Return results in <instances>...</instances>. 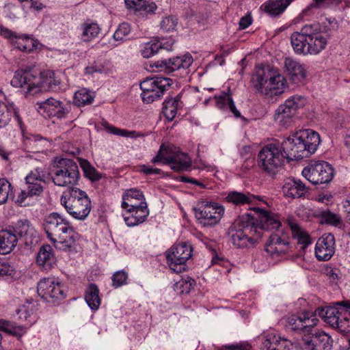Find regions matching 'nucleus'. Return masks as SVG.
<instances>
[{"instance_id":"nucleus-1","label":"nucleus","mask_w":350,"mask_h":350,"mask_svg":"<svg viewBox=\"0 0 350 350\" xmlns=\"http://www.w3.org/2000/svg\"><path fill=\"white\" fill-rule=\"evenodd\" d=\"M254 215L245 214L239 217L228 228V235L232 244L244 248L254 245L255 241L262 237L263 229L278 227L280 219L277 214L254 207Z\"/></svg>"},{"instance_id":"nucleus-2","label":"nucleus","mask_w":350,"mask_h":350,"mask_svg":"<svg viewBox=\"0 0 350 350\" xmlns=\"http://www.w3.org/2000/svg\"><path fill=\"white\" fill-rule=\"evenodd\" d=\"M60 81L55 77L53 72L44 75L32 68L17 70L11 80L13 87L21 88L25 94L34 95L46 91L59 90Z\"/></svg>"},{"instance_id":"nucleus-3","label":"nucleus","mask_w":350,"mask_h":350,"mask_svg":"<svg viewBox=\"0 0 350 350\" xmlns=\"http://www.w3.org/2000/svg\"><path fill=\"white\" fill-rule=\"evenodd\" d=\"M319 144L318 133L312 129H304L284 140L280 149L284 159L288 161L298 160L310 157L317 150Z\"/></svg>"},{"instance_id":"nucleus-4","label":"nucleus","mask_w":350,"mask_h":350,"mask_svg":"<svg viewBox=\"0 0 350 350\" xmlns=\"http://www.w3.org/2000/svg\"><path fill=\"white\" fill-rule=\"evenodd\" d=\"M44 229L49 240L53 243H59L64 248H72L79 238L71 224L57 213L47 215L44 221Z\"/></svg>"},{"instance_id":"nucleus-5","label":"nucleus","mask_w":350,"mask_h":350,"mask_svg":"<svg viewBox=\"0 0 350 350\" xmlns=\"http://www.w3.org/2000/svg\"><path fill=\"white\" fill-rule=\"evenodd\" d=\"M252 80L255 88L266 95H279L287 88L283 75L277 68L269 65L257 68Z\"/></svg>"},{"instance_id":"nucleus-6","label":"nucleus","mask_w":350,"mask_h":350,"mask_svg":"<svg viewBox=\"0 0 350 350\" xmlns=\"http://www.w3.org/2000/svg\"><path fill=\"white\" fill-rule=\"evenodd\" d=\"M60 202L70 215L79 220H84L92 209L88 194L79 188L70 187L64 191Z\"/></svg>"},{"instance_id":"nucleus-7","label":"nucleus","mask_w":350,"mask_h":350,"mask_svg":"<svg viewBox=\"0 0 350 350\" xmlns=\"http://www.w3.org/2000/svg\"><path fill=\"white\" fill-rule=\"evenodd\" d=\"M50 174L55 185L70 188L77 184L80 177L77 164L73 160L66 158L55 161Z\"/></svg>"},{"instance_id":"nucleus-8","label":"nucleus","mask_w":350,"mask_h":350,"mask_svg":"<svg viewBox=\"0 0 350 350\" xmlns=\"http://www.w3.org/2000/svg\"><path fill=\"white\" fill-rule=\"evenodd\" d=\"M284 159V155L279 146L269 144L259 151L257 164L262 173L273 176L281 169Z\"/></svg>"},{"instance_id":"nucleus-9","label":"nucleus","mask_w":350,"mask_h":350,"mask_svg":"<svg viewBox=\"0 0 350 350\" xmlns=\"http://www.w3.org/2000/svg\"><path fill=\"white\" fill-rule=\"evenodd\" d=\"M44 173L38 168L31 170L25 177L27 187L18 194L16 203L21 206H26L29 204L31 198L40 196L44 190Z\"/></svg>"},{"instance_id":"nucleus-10","label":"nucleus","mask_w":350,"mask_h":350,"mask_svg":"<svg viewBox=\"0 0 350 350\" xmlns=\"http://www.w3.org/2000/svg\"><path fill=\"white\" fill-rule=\"evenodd\" d=\"M173 83V80L163 77L147 78L140 83L142 98L146 103H152L163 96Z\"/></svg>"},{"instance_id":"nucleus-11","label":"nucleus","mask_w":350,"mask_h":350,"mask_svg":"<svg viewBox=\"0 0 350 350\" xmlns=\"http://www.w3.org/2000/svg\"><path fill=\"white\" fill-rule=\"evenodd\" d=\"M316 314L340 332H349L350 314L346 309L336 307L318 308Z\"/></svg>"},{"instance_id":"nucleus-12","label":"nucleus","mask_w":350,"mask_h":350,"mask_svg":"<svg viewBox=\"0 0 350 350\" xmlns=\"http://www.w3.org/2000/svg\"><path fill=\"white\" fill-rule=\"evenodd\" d=\"M196 217L204 226L217 225L224 213V208L217 203L202 201L195 208Z\"/></svg>"},{"instance_id":"nucleus-13","label":"nucleus","mask_w":350,"mask_h":350,"mask_svg":"<svg viewBox=\"0 0 350 350\" xmlns=\"http://www.w3.org/2000/svg\"><path fill=\"white\" fill-rule=\"evenodd\" d=\"M302 174L314 185L327 183L334 176V170L326 161H312L302 171Z\"/></svg>"},{"instance_id":"nucleus-14","label":"nucleus","mask_w":350,"mask_h":350,"mask_svg":"<svg viewBox=\"0 0 350 350\" xmlns=\"http://www.w3.org/2000/svg\"><path fill=\"white\" fill-rule=\"evenodd\" d=\"M282 224L278 227L266 230H275L272 232L265 243V250L271 256H278L286 254L290 250V237L288 234L280 228Z\"/></svg>"},{"instance_id":"nucleus-15","label":"nucleus","mask_w":350,"mask_h":350,"mask_svg":"<svg viewBox=\"0 0 350 350\" xmlns=\"http://www.w3.org/2000/svg\"><path fill=\"white\" fill-rule=\"evenodd\" d=\"M305 104L306 98L304 96L294 95L278 107L275 111L274 118L276 121L286 124Z\"/></svg>"},{"instance_id":"nucleus-16","label":"nucleus","mask_w":350,"mask_h":350,"mask_svg":"<svg viewBox=\"0 0 350 350\" xmlns=\"http://www.w3.org/2000/svg\"><path fill=\"white\" fill-rule=\"evenodd\" d=\"M40 112L49 117L62 118L69 113L71 109L70 103H64L54 98H49L40 103Z\"/></svg>"},{"instance_id":"nucleus-17","label":"nucleus","mask_w":350,"mask_h":350,"mask_svg":"<svg viewBox=\"0 0 350 350\" xmlns=\"http://www.w3.org/2000/svg\"><path fill=\"white\" fill-rule=\"evenodd\" d=\"M335 239L333 234H324L320 237L315 246V255L318 260L327 261L334 254Z\"/></svg>"},{"instance_id":"nucleus-18","label":"nucleus","mask_w":350,"mask_h":350,"mask_svg":"<svg viewBox=\"0 0 350 350\" xmlns=\"http://www.w3.org/2000/svg\"><path fill=\"white\" fill-rule=\"evenodd\" d=\"M284 68L290 80L294 83H301L306 77V70L304 66L291 57L285 59Z\"/></svg>"},{"instance_id":"nucleus-19","label":"nucleus","mask_w":350,"mask_h":350,"mask_svg":"<svg viewBox=\"0 0 350 350\" xmlns=\"http://www.w3.org/2000/svg\"><path fill=\"white\" fill-rule=\"evenodd\" d=\"M12 226L0 230V254H8L17 245L18 238Z\"/></svg>"},{"instance_id":"nucleus-20","label":"nucleus","mask_w":350,"mask_h":350,"mask_svg":"<svg viewBox=\"0 0 350 350\" xmlns=\"http://www.w3.org/2000/svg\"><path fill=\"white\" fill-rule=\"evenodd\" d=\"M139 205H147L143 193L137 189H130L126 190L122 195V207L124 209L136 208Z\"/></svg>"},{"instance_id":"nucleus-21","label":"nucleus","mask_w":350,"mask_h":350,"mask_svg":"<svg viewBox=\"0 0 350 350\" xmlns=\"http://www.w3.org/2000/svg\"><path fill=\"white\" fill-rule=\"evenodd\" d=\"M282 189L285 196L291 198H301L308 193V188L301 180L291 178L285 180Z\"/></svg>"},{"instance_id":"nucleus-22","label":"nucleus","mask_w":350,"mask_h":350,"mask_svg":"<svg viewBox=\"0 0 350 350\" xmlns=\"http://www.w3.org/2000/svg\"><path fill=\"white\" fill-rule=\"evenodd\" d=\"M12 228L14 233L17 234V238L23 239L27 245L32 244L33 239L37 237L36 230L27 219L18 221Z\"/></svg>"},{"instance_id":"nucleus-23","label":"nucleus","mask_w":350,"mask_h":350,"mask_svg":"<svg viewBox=\"0 0 350 350\" xmlns=\"http://www.w3.org/2000/svg\"><path fill=\"white\" fill-rule=\"evenodd\" d=\"M139 207L126 209V213L123 215L124 221L128 226H134L143 223L149 215L147 205H139Z\"/></svg>"},{"instance_id":"nucleus-24","label":"nucleus","mask_w":350,"mask_h":350,"mask_svg":"<svg viewBox=\"0 0 350 350\" xmlns=\"http://www.w3.org/2000/svg\"><path fill=\"white\" fill-rule=\"evenodd\" d=\"M151 162L154 164L171 163L172 170H175V151L174 146L170 144H161L157 154L152 159Z\"/></svg>"},{"instance_id":"nucleus-25","label":"nucleus","mask_w":350,"mask_h":350,"mask_svg":"<svg viewBox=\"0 0 350 350\" xmlns=\"http://www.w3.org/2000/svg\"><path fill=\"white\" fill-rule=\"evenodd\" d=\"M294 0H268L262 8L265 12L271 16L282 14Z\"/></svg>"},{"instance_id":"nucleus-26","label":"nucleus","mask_w":350,"mask_h":350,"mask_svg":"<svg viewBox=\"0 0 350 350\" xmlns=\"http://www.w3.org/2000/svg\"><path fill=\"white\" fill-rule=\"evenodd\" d=\"M36 260L37 263L45 270L50 269L56 261L51 246L42 245L40 248Z\"/></svg>"},{"instance_id":"nucleus-27","label":"nucleus","mask_w":350,"mask_h":350,"mask_svg":"<svg viewBox=\"0 0 350 350\" xmlns=\"http://www.w3.org/2000/svg\"><path fill=\"white\" fill-rule=\"evenodd\" d=\"M256 198L255 196L249 192L242 193L233 191L228 193L225 200L227 202L232 203L236 206H243L252 204Z\"/></svg>"},{"instance_id":"nucleus-28","label":"nucleus","mask_w":350,"mask_h":350,"mask_svg":"<svg viewBox=\"0 0 350 350\" xmlns=\"http://www.w3.org/2000/svg\"><path fill=\"white\" fill-rule=\"evenodd\" d=\"M12 114L14 115L19 124H21V119L15 106L13 104L8 106L0 100V128L4 127L8 124Z\"/></svg>"},{"instance_id":"nucleus-29","label":"nucleus","mask_w":350,"mask_h":350,"mask_svg":"<svg viewBox=\"0 0 350 350\" xmlns=\"http://www.w3.org/2000/svg\"><path fill=\"white\" fill-rule=\"evenodd\" d=\"M327 43V39L325 35L322 33L314 35L307 42V54L317 55L319 53L325 48Z\"/></svg>"},{"instance_id":"nucleus-30","label":"nucleus","mask_w":350,"mask_h":350,"mask_svg":"<svg viewBox=\"0 0 350 350\" xmlns=\"http://www.w3.org/2000/svg\"><path fill=\"white\" fill-rule=\"evenodd\" d=\"M317 217L321 220L322 224L331 225L338 228H342L344 226L341 217L332 212L329 209L319 211L317 213Z\"/></svg>"},{"instance_id":"nucleus-31","label":"nucleus","mask_w":350,"mask_h":350,"mask_svg":"<svg viewBox=\"0 0 350 350\" xmlns=\"http://www.w3.org/2000/svg\"><path fill=\"white\" fill-rule=\"evenodd\" d=\"M85 299L93 310H96L100 304V298L99 297V289L96 284H90L85 291Z\"/></svg>"},{"instance_id":"nucleus-32","label":"nucleus","mask_w":350,"mask_h":350,"mask_svg":"<svg viewBox=\"0 0 350 350\" xmlns=\"http://www.w3.org/2000/svg\"><path fill=\"white\" fill-rule=\"evenodd\" d=\"M192 62L193 58L189 54L176 57V77L186 78L190 72L189 67Z\"/></svg>"},{"instance_id":"nucleus-33","label":"nucleus","mask_w":350,"mask_h":350,"mask_svg":"<svg viewBox=\"0 0 350 350\" xmlns=\"http://www.w3.org/2000/svg\"><path fill=\"white\" fill-rule=\"evenodd\" d=\"M215 98L216 100V105L218 108H228L236 118L241 117V113L237 109L234 103L229 94L224 92L219 96H215Z\"/></svg>"},{"instance_id":"nucleus-34","label":"nucleus","mask_w":350,"mask_h":350,"mask_svg":"<svg viewBox=\"0 0 350 350\" xmlns=\"http://www.w3.org/2000/svg\"><path fill=\"white\" fill-rule=\"evenodd\" d=\"M291 44L295 51L299 54H307V42L308 40L300 32H294L292 33Z\"/></svg>"},{"instance_id":"nucleus-35","label":"nucleus","mask_w":350,"mask_h":350,"mask_svg":"<svg viewBox=\"0 0 350 350\" xmlns=\"http://www.w3.org/2000/svg\"><path fill=\"white\" fill-rule=\"evenodd\" d=\"M81 38L83 42H90L100 33V27L97 23L85 22L81 25Z\"/></svg>"},{"instance_id":"nucleus-36","label":"nucleus","mask_w":350,"mask_h":350,"mask_svg":"<svg viewBox=\"0 0 350 350\" xmlns=\"http://www.w3.org/2000/svg\"><path fill=\"white\" fill-rule=\"evenodd\" d=\"M193 247L187 241H182L176 245V265L178 263L185 262L192 256Z\"/></svg>"},{"instance_id":"nucleus-37","label":"nucleus","mask_w":350,"mask_h":350,"mask_svg":"<svg viewBox=\"0 0 350 350\" xmlns=\"http://www.w3.org/2000/svg\"><path fill=\"white\" fill-rule=\"evenodd\" d=\"M314 343L318 347V350H330L332 346L331 337L324 332H317L311 336Z\"/></svg>"},{"instance_id":"nucleus-38","label":"nucleus","mask_w":350,"mask_h":350,"mask_svg":"<svg viewBox=\"0 0 350 350\" xmlns=\"http://www.w3.org/2000/svg\"><path fill=\"white\" fill-rule=\"evenodd\" d=\"M288 225L293 234L297 237V243L301 245L302 250H305L311 243L310 236L302 232L297 223L289 221Z\"/></svg>"},{"instance_id":"nucleus-39","label":"nucleus","mask_w":350,"mask_h":350,"mask_svg":"<svg viewBox=\"0 0 350 350\" xmlns=\"http://www.w3.org/2000/svg\"><path fill=\"white\" fill-rule=\"evenodd\" d=\"M318 314H316V310L314 312L308 310L303 311V323H304V334H313L312 329L317 325L319 320L317 318Z\"/></svg>"},{"instance_id":"nucleus-40","label":"nucleus","mask_w":350,"mask_h":350,"mask_svg":"<svg viewBox=\"0 0 350 350\" xmlns=\"http://www.w3.org/2000/svg\"><path fill=\"white\" fill-rule=\"evenodd\" d=\"M57 282L54 278H44L39 282L37 286V291L38 295L47 301L49 300V295L52 292L53 286L56 284Z\"/></svg>"},{"instance_id":"nucleus-41","label":"nucleus","mask_w":350,"mask_h":350,"mask_svg":"<svg viewBox=\"0 0 350 350\" xmlns=\"http://www.w3.org/2000/svg\"><path fill=\"white\" fill-rule=\"evenodd\" d=\"M162 113L168 122H172L175 118V96L173 92L165 99Z\"/></svg>"},{"instance_id":"nucleus-42","label":"nucleus","mask_w":350,"mask_h":350,"mask_svg":"<svg viewBox=\"0 0 350 350\" xmlns=\"http://www.w3.org/2000/svg\"><path fill=\"white\" fill-rule=\"evenodd\" d=\"M79 161L85 176L92 182H96L103 178V174L98 172L87 160L80 159Z\"/></svg>"},{"instance_id":"nucleus-43","label":"nucleus","mask_w":350,"mask_h":350,"mask_svg":"<svg viewBox=\"0 0 350 350\" xmlns=\"http://www.w3.org/2000/svg\"><path fill=\"white\" fill-rule=\"evenodd\" d=\"M174 57H170L168 59L158 60L152 63H150V68H147V69L150 70L152 68V70L151 71L164 70L165 72L170 73L174 72L173 65H174Z\"/></svg>"},{"instance_id":"nucleus-44","label":"nucleus","mask_w":350,"mask_h":350,"mask_svg":"<svg viewBox=\"0 0 350 350\" xmlns=\"http://www.w3.org/2000/svg\"><path fill=\"white\" fill-rule=\"evenodd\" d=\"M16 47L25 52H31L36 49L38 45V42L28 36L17 38L15 42Z\"/></svg>"},{"instance_id":"nucleus-45","label":"nucleus","mask_w":350,"mask_h":350,"mask_svg":"<svg viewBox=\"0 0 350 350\" xmlns=\"http://www.w3.org/2000/svg\"><path fill=\"white\" fill-rule=\"evenodd\" d=\"M102 126L110 133H112L116 135H120L123 137H131V138H136L138 137L142 136V135L137 133L135 131H127L125 129H120L118 128H116L110 124H109L107 121H103L102 122Z\"/></svg>"},{"instance_id":"nucleus-46","label":"nucleus","mask_w":350,"mask_h":350,"mask_svg":"<svg viewBox=\"0 0 350 350\" xmlns=\"http://www.w3.org/2000/svg\"><path fill=\"white\" fill-rule=\"evenodd\" d=\"M191 166V159L189 155L176 148V172L186 171Z\"/></svg>"},{"instance_id":"nucleus-47","label":"nucleus","mask_w":350,"mask_h":350,"mask_svg":"<svg viewBox=\"0 0 350 350\" xmlns=\"http://www.w3.org/2000/svg\"><path fill=\"white\" fill-rule=\"evenodd\" d=\"M94 100V97L90 92L85 88L78 90L74 96V103L76 105L80 107L87 104H90Z\"/></svg>"},{"instance_id":"nucleus-48","label":"nucleus","mask_w":350,"mask_h":350,"mask_svg":"<svg viewBox=\"0 0 350 350\" xmlns=\"http://www.w3.org/2000/svg\"><path fill=\"white\" fill-rule=\"evenodd\" d=\"M0 330L9 334L20 337L23 332V327L16 326L14 323L7 321H0Z\"/></svg>"},{"instance_id":"nucleus-49","label":"nucleus","mask_w":350,"mask_h":350,"mask_svg":"<svg viewBox=\"0 0 350 350\" xmlns=\"http://www.w3.org/2000/svg\"><path fill=\"white\" fill-rule=\"evenodd\" d=\"M303 312L288 317V324L292 330L304 334Z\"/></svg>"},{"instance_id":"nucleus-50","label":"nucleus","mask_w":350,"mask_h":350,"mask_svg":"<svg viewBox=\"0 0 350 350\" xmlns=\"http://www.w3.org/2000/svg\"><path fill=\"white\" fill-rule=\"evenodd\" d=\"M161 48L159 41L154 40L147 42L144 44L141 51L142 55L144 58H149L155 55Z\"/></svg>"},{"instance_id":"nucleus-51","label":"nucleus","mask_w":350,"mask_h":350,"mask_svg":"<svg viewBox=\"0 0 350 350\" xmlns=\"http://www.w3.org/2000/svg\"><path fill=\"white\" fill-rule=\"evenodd\" d=\"M11 191V183L5 178H0V205L7 202Z\"/></svg>"},{"instance_id":"nucleus-52","label":"nucleus","mask_w":350,"mask_h":350,"mask_svg":"<svg viewBox=\"0 0 350 350\" xmlns=\"http://www.w3.org/2000/svg\"><path fill=\"white\" fill-rule=\"evenodd\" d=\"M131 31V26L127 23H122L119 25L118 29L113 33V38L116 41H124Z\"/></svg>"},{"instance_id":"nucleus-53","label":"nucleus","mask_w":350,"mask_h":350,"mask_svg":"<svg viewBox=\"0 0 350 350\" xmlns=\"http://www.w3.org/2000/svg\"><path fill=\"white\" fill-rule=\"evenodd\" d=\"M321 28L318 23H314L310 25H306L301 29V33H302L308 40L314 37L316 34L321 33Z\"/></svg>"},{"instance_id":"nucleus-54","label":"nucleus","mask_w":350,"mask_h":350,"mask_svg":"<svg viewBox=\"0 0 350 350\" xmlns=\"http://www.w3.org/2000/svg\"><path fill=\"white\" fill-rule=\"evenodd\" d=\"M282 338L272 334H269L262 342L264 348L267 350H278V343L281 341Z\"/></svg>"},{"instance_id":"nucleus-55","label":"nucleus","mask_w":350,"mask_h":350,"mask_svg":"<svg viewBox=\"0 0 350 350\" xmlns=\"http://www.w3.org/2000/svg\"><path fill=\"white\" fill-rule=\"evenodd\" d=\"M295 350H318V347L311 337H306L297 342Z\"/></svg>"},{"instance_id":"nucleus-56","label":"nucleus","mask_w":350,"mask_h":350,"mask_svg":"<svg viewBox=\"0 0 350 350\" xmlns=\"http://www.w3.org/2000/svg\"><path fill=\"white\" fill-rule=\"evenodd\" d=\"M128 278V274L124 271H118L112 275V286L115 288H119L126 284Z\"/></svg>"},{"instance_id":"nucleus-57","label":"nucleus","mask_w":350,"mask_h":350,"mask_svg":"<svg viewBox=\"0 0 350 350\" xmlns=\"http://www.w3.org/2000/svg\"><path fill=\"white\" fill-rule=\"evenodd\" d=\"M194 280L191 278L187 277V279L182 278L180 280L176 282V290L179 291V293L188 294L191 288Z\"/></svg>"},{"instance_id":"nucleus-58","label":"nucleus","mask_w":350,"mask_h":350,"mask_svg":"<svg viewBox=\"0 0 350 350\" xmlns=\"http://www.w3.org/2000/svg\"><path fill=\"white\" fill-rule=\"evenodd\" d=\"M53 288L52 292L49 295V301L51 299L55 302L56 300L63 299L65 297L64 289L58 282H57L55 286H53Z\"/></svg>"},{"instance_id":"nucleus-59","label":"nucleus","mask_w":350,"mask_h":350,"mask_svg":"<svg viewBox=\"0 0 350 350\" xmlns=\"http://www.w3.org/2000/svg\"><path fill=\"white\" fill-rule=\"evenodd\" d=\"M166 263L172 273L175 272V245H172L165 253Z\"/></svg>"},{"instance_id":"nucleus-60","label":"nucleus","mask_w":350,"mask_h":350,"mask_svg":"<svg viewBox=\"0 0 350 350\" xmlns=\"http://www.w3.org/2000/svg\"><path fill=\"white\" fill-rule=\"evenodd\" d=\"M161 27L165 31H173L175 28V21L172 16L163 18L161 22Z\"/></svg>"},{"instance_id":"nucleus-61","label":"nucleus","mask_w":350,"mask_h":350,"mask_svg":"<svg viewBox=\"0 0 350 350\" xmlns=\"http://www.w3.org/2000/svg\"><path fill=\"white\" fill-rule=\"evenodd\" d=\"M342 1V0H314V3L317 7L325 8L338 6Z\"/></svg>"},{"instance_id":"nucleus-62","label":"nucleus","mask_w":350,"mask_h":350,"mask_svg":"<svg viewBox=\"0 0 350 350\" xmlns=\"http://www.w3.org/2000/svg\"><path fill=\"white\" fill-rule=\"evenodd\" d=\"M174 39L170 38L167 39H163L161 42H159L161 45L160 49L161 51L165 50L167 51H172L174 49Z\"/></svg>"},{"instance_id":"nucleus-63","label":"nucleus","mask_w":350,"mask_h":350,"mask_svg":"<svg viewBox=\"0 0 350 350\" xmlns=\"http://www.w3.org/2000/svg\"><path fill=\"white\" fill-rule=\"evenodd\" d=\"M176 180H179V181L183 182V183H189L195 184L198 186H200L201 188L205 187V185L202 183L198 181V180H196L195 178H191V177H189L187 176H183V175L176 176Z\"/></svg>"},{"instance_id":"nucleus-64","label":"nucleus","mask_w":350,"mask_h":350,"mask_svg":"<svg viewBox=\"0 0 350 350\" xmlns=\"http://www.w3.org/2000/svg\"><path fill=\"white\" fill-rule=\"evenodd\" d=\"M252 23V17L251 14H247L245 16L241 18L239 26V29H245L248 27Z\"/></svg>"}]
</instances>
